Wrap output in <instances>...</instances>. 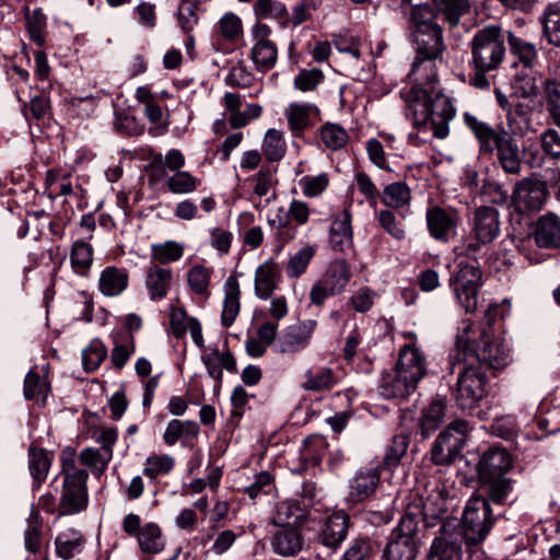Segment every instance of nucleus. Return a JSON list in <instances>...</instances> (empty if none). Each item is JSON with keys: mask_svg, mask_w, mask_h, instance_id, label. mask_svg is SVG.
Wrapping results in <instances>:
<instances>
[{"mask_svg": "<svg viewBox=\"0 0 560 560\" xmlns=\"http://www.w3.org/2000/svg\"><path fill=\"white\" fill-rule=\"evenodd\" d=\"M83 542L81 535L74 534L73 538H69L61 534L55 540L57 555L63 560H70L81 552Z\"/></svg>", "mask_w": 560, "mask_h": 560, "instance_id": "680f3d73", "label": "nucleus"}, {"mask_svg": "<svg viewBox=\"0 0 560 560\" xmlns=\"http://www.w3.org/2000/svg\"><path fill=\"white\" fill-rule=\"evenodd\" d=\"M316 253V247L307 245L298 250L293 256L290 257L287 264V276L289 278H299L302 276L310 265Z\"/></svg>", "mask_w": 560, "mask_h": 560, "instance_id": "3c124183", "label": "nucleus"}, {"mask_svg": "<svg viewBox=\"0 0 560 560\" xmlns=\"http://www.w3.org/2000/svg\"><path fill=\"white\" fill-rule=\"evenodd\" d=\"M395 369L418 386L427 373L425 358L418 348L406 345L399 351Z\"/></svg>", "mask_w": 560, "mask_h": 560, "instance_id": "f3484780", "label": "nucleus"}, {"mask_svg": "<svg viewBox=\"0 0 560 560\" xmlns=\"http://www.w3.org/2000/svg\"><path fill=\"white\" fill-rule=\"evenodd\" d=\"M318 114V107L311 103H291L284 110L290 131L294 137H301L306 129L312 128V115Z\"/></svg>", "mask_w": 560, "mask_h": 560, "instance_id": "a878e982", "label": "nucleus"}, {"mask_svg": "<svg viewBox=\"0 0 560 560\" xmlns=\"http://www.w3.org/2000/svg\"><path fill=\"white\" fill-rule=\"evenodd\" d=\"M199 180L188 172L179 171L170 176L166 186L173 194H189L196 190Z\"/></svg>", "mask_w": 560, "mask_h": 560, "instance_id": "052dcab7", "label": "nucleus"}, {"mask_svg": "<svg viewBox=\"0 0 560 560\" xmlns=\"http://www.w3.org/2000/svg\"><path fill=\"white\" fill-rule=\"evenodd\" d=\"M423 513L409 509L387 536L383 560H416L423 545Z\"/></svg>", "mask_w": 560, "mask_h": 560, "instance_id": "39448f33", "label": "nucleus"}, {"mask_svg": "<svg viewBox=\"0 0 560 560\" xmlns=\"http://www.w3.org/2000/svg\"><path fill=\"white\" fill-rule=\"evenodd\" d=\"M438 0H401V4L411 7L408 22L412 31L430 30L440 27L436 22Z\"/></svg>", "mask_w": 560, "mask_h": 560, "instance_id": "a211bd4d", "label": "nucleus"}, {"mask_svg": "<svg viewBox=\"0 0 560 560\" xmlns=\"http://www.w3.org/2000/svg\"><path fill=\"white\" fill-rule=\"evenodd\" d=\"M468 83L479 90L491 86V73L499 71L508 55L506 34L500 24L477 30L469 43Z\"/></svg>", "mask_w": 560, "mask_h": 560, "instance_id": "f03ea898", "label": "nucleus"}, {"mask_svg": "<svg viewBox=\"0 0 560 560\" xmlns=\"http://www.w3.org/2000/svg\"><path fill=\"white\" fill-rule=\"evenodd\" d=\"M88 478L89 474L63 478L62 493L58 505L59 515H70L86 509Z\"/></svg>", "mask_w": 560, "mask_h": 560, "instance_id": "9b49d317", "label": "nucleus"}, {"mask_svg": "<svg viewBox=\"0 0 560 560\" xmlns=\"http://www.w3.org/2000/svg\"><path fill=\"white\" fill-rule=\"evenodd\" d=\"M42 520L37 512L32 511L27 518V527L24 533V545L26 550L36 553L39 551L42 546L40 533H42Z\"/></svg>", "mask_w": 560, "mask_h": 560, "instance_id": "13d9d810", "label": "nucleus"}, {"mask_svg": "<svg viewBox=\"0 0 560 560\" xmlns=\"http://www.w3.org/2000/svg\"><path fill=\"white\" fill-rule=\"evenodd\" d=\"M505 34L509 50L515 60L525 69L535 68L539 60L536 43L516 35L513 31H508Z\"/></svg>", "mask_w": 560, "mask_h": 560, "instance_id": "393cba45", "label": "nucleus"}, {"mask_svg": "<svg viewBox=\"0 0 560 560\" xmlns=\"http://www.w3.org/2000/svg\"><path fill=\"white\" fill-rule=\"evenodd\" d=\"M79 459L82 465L92 469L95 477L100 478L106 471L113 456L101 448L85 447L80 452Z\"/></svg>", "mask_w": 560, "mask_h": 560, "instance_id": "79ce46f5", "label": "nucleus"}, {"mask_svg": "<svg viewBox=\"0 0 560 560\" xmlns=\"http://www.w3.org/2000/svg\"><path fill=\"white\" fill-rule=\"evenodd\" d=\"M472 332L471 326H467L456 337L455 347L448 355L452 373L462 361H467L485 372L490 369L501 370L509 364L508 350L503 345L493 342L486 328L480 329L477 337L470 336Z\"/></svg>", "mask_w": 560, "mask_h": 560, "instance_id": "7ed1b4c3", "label": "nucleus"}, {"mask_svg": "<svg viewBox=\"0 0 560 560\" xmlns=\"http://www.w3.org/2000/svg\"><path fill=\"white\" fill-rule=\"evenodd\" d=\"M548 189L544 182L524 178L516 184L512 195V205L517 213L538 212L548 198Z\"/></svg>", "mask_w": 560, "mask_h": 560, "instance_id": "9d476101", "label": "nucleus"}, {"mask_svg": "<svg viewBox=\"0 0 560 560\" xmlns=\"http://www.w3.org/2000/svg\"><path fill=\"white\" fill-rule=\"evenodd\" d=\"M445 406L442 400H433L423 410L420 420V431L425 439L430 436L443 422Z\"/></svg>", "mask_w": 560, "mask_h": 560, "instance_id": "37998d69", "label": "nucleus"}, {"mask_svg": "<svg viewBox=\"0 0 560 560\" xmlns=\"http://www.w3.org/2000/svg\"><path fill=\"white\" fill-rule=\"evenodd\" d=\"M456 369L458 378L453 393L456 405L464 410L472 409L486 396L487 374L467 361H462Z\"/></svg>", "mask_w": 560, "mask_h": 560, "instance_id": "6e6552de", "label": "nucleus"}, {"mask_svg": "<svg viewBox=\"0 0 560 560\" xmlns=\"http://www.w3.org/2000/svg\"><path fill=\"white\" fill-rule=\"evenodd\" d=\"M281 268L270 258L256 268L254 277L255 294L260 300L269 299L281 281Z\"/></svg>", "mask_w": 560, "mask_h": 560, "instance_id": "6ab92c4d", "label": "nucleus"}, {"mask_svg": "<svg viewBox=\"0 0 560 560\" xmlns=\"http://www.w3.org/2000/svg\"><path fill=\"white\" fill-rule=\"evenodd\" d=\"M374 553L369 538L355 539L340 560H370Z\"/></svg>", "mask_w": 560, "mask_h": 560, "instance_id": "774afa93", "label": "nucleus"}, {"mask_svg": "<svg viewBox=\"0 0 560 560\" xmlns=\"http://www.w3.org/2000/svg\"><path fill=\"white\" fill-rule=\"evenodd\" d=\"M128 280L125 269L109 266L101 272L98 288L105 296H118L127 289Z\"/></svg>", "mask_w": 560, "mask_h": 560, "instance_id": "c85d7f7f", "label": "nucleus"}, {"mask_svg": "<svg viewBox=\"0 0 560 560\" xmlns=\"http://www.w3.org/2000/svg\"><path fill=\"white\" fill-rule=\"evenodd\" d=\"M470 10L469 0H440V11L451 27L459 24L463 15Z\"/></svg>", "mask_w": 560, "mask_h": 560, "instance_id": "864d4df0", "label": "nucleus"}, {"mask_svg": "<svg viewBox=\"0 0 560 560\" xmlns=\"http://www.w3.org/2000/svg\"><path fill=\"white\" fill-rule=\"evenodd\" d=\"M541 96L551 124L560 129V81L556 78L544 79Z\"/></svg>", "mask_w": 560, "mask_h": 560, "instance_id": "c756f323", "label": "nucleus"}, {"mask_svg": "<svg viewBox=\"0 0 560 560\" xmlns=\"http://www.w3.org/2000/svg\"><path fill=\"white\" fill-rule=\"evenodd\" d=\"M350 527V517L343 511L332 513L326 518L320 530V542L330 549H337L341 546L348 535Z\"/></svg>", "mask_w": 560, "mask_h": 560, "instance_id": "412c9836", "label": "nucleus"}, {"mask_svg": "<svg viewBox=\"0 0 560 560\" xmlns=\"http://www.w3.org/2000/svg\"><path fill=\"white\" fill-rule=\"evenodd\" d=\"M316 326L317 322L314 319H306L288 326L279 339V352L296 353L304 350L310 345Z\"/></svg>", "mask_w": 560, "mask_h": 560, "instance_id": "f8f14e48", "label": "nucleus"}, {"mask_svg": "<svg viewBox=\"0 0 560 560\" xmlns=\"http://www.w3.org/2000/svg\"><path fill=\"white\" fill-rule=\"evenodd\" d=\"M220 34L226 40H235L243 33V24L241 19L232 13H225L219 21Z\"/></svg>", "mask_w": 560, "mask_h": 560, "instance_id": "338daca9", "label": "nucleus"}, {"mask_svg": "<svg viewBox=\"0 0 560 560\" xmlns=\"http://www.w3.org/2000/svg\"><path fill=\"white\" fill-rule=\"evenodd\" d=\"M468 433V423L465 420L451 422L440 434L439 439L446 444L447 452H454L458 457L462 452Z\"/></svg>", "mask_w": 560, "mask_h": 560, "instance_id": "72a5a7b5", "label": "nucleus"}, {"mask_svg": "<svg viewBox=\"0 0 560 560\" xmlns=\"http://www.w3.org/2000/svg\"><path fill=\"white\" fill-rule=\"evenodd\" d=\"M481 482V489L487 495L488 501H492L497 504H502L506 501L508 497L512 492V480L504 477L495 478H479Z\"/></svg>", "mask_w": 560, "mask_h": 560, "instance_id": "4c0bfd02", "label": "nucleus"}, {"mask_svg": "<svg viewBox=\"0 0 560 560\" xmlns=\"http://www.w3.org/2000/svg\"><path fill=\"white\" fill-rule=\"evenodd\" d=\"M250 58L255 63L256 70L260 72L271 70L276 66L278 58L276 44L270 39H257L252 47Z\"/></svg>", "mask_w": 560, "mask_h": 560, "instance_id": "2f4dec72", "label": "nucleus"}, {"mask_svg": "<svg viewBox=\"0 0 560 560\" xmlns=\"http://www.w3.org/2000/svg\"><path fill=\"white\" fill-rule=\"evenodd\" d=\"M532 236L539 248L560 249V217L548 212L538 218Z\"/></svg>", "mask_w": 560, "mask_h": 560, "instance_id": "4468645a", "label": "nucleus"}, {"mask_svg": "<svg viewBox=\"0 0 560 560\" xmlns=\"http://www.w3.org/2000/svg\"><path fill=\"white\" fill-rule=\"evenodd\" d=\"M306 509L293 500L278 503L272 524L278 527L296 526L305 518Z\"/></svg>", "mask_w": 560, "mask_h": 560, "instance_id": "f704fd0d", "label": "nucleus"}, {"mask_svg": "<svg viewBox=\"0 0 560 560\" xmlns=\"http://www.w3.org/2000/svg\"><path fill=\"white\" fill-rule=\"evenodd\" d=\"M270 546L279 556L294 557L303 549L304 537L296 526L280 527L272 534Z\"/></svg>", "mask_w": 560, "mask_h": 560, "instance_id": "4be33fe9", "label": "nucleus"}, {"mask_svg": "<svg viewBox=\"0 0 560 560\" xmlns=\"http://www.w3.org/2000/svg\"><path fill=\"white\" fill-rule=\"evenodd\" d=\"M240 283L235 276H230L224 284V302L221 314V322L224 327H230L236 319L241 304H240Z\"/></svg>", "mask_w": 560, "mask_h": 560, "instance_id": "cd10ccee", "label": "nucleus"}, {"mask_svg": "<svg viewBox=\"0 0 560 560\" xmlns=\"http://www.w3.org/2000/svg\"><path fill=\"white\" fill-rule=\"evenodd\" d=\"M495 517L486 497H471L462 517V532L467 546L481 544L491 528Z\"/></svg>", "mask_w": 560, "mask_h": 560, "instance_id": "0eeeda50", "label": "nucleus"}, {"mask_svg": "<svg viewBox=\"0 0 560 560\" xmlns=\"http://www.w3.org/2000/svg\"><path fill=\"white\" fill-rule=\"evenodd\" d=\"M137 539L140 550L144 553L156 555L165 547L162 530L155 523H147L142 526Z\"/></svg>", "mask_w": 560, "mask_h": 560, "instance_id": "e433bc0d", "label": "nucleus"}, {"mask_svg": "<svg viewBox=\"0 0 560 560\" xmlns=\"http://www.w3.org/2000/svg\"><path fill=\"white\" fill-rule=\"evenodd\" d=\"M106 357L107 350L105 346L100 341H93L90 347L82 352V363L85 371H95Z\"/></svg>", "mask_w": 560, "mask_h": 560, "instance_id": "0e129e2a", "label": "nucleus"}, {"mask_svg": "<svg viewBox=\"0 0 560 560\" xmlns=\"http://www.w3.org/2000/svg\"><path fill=\"white\" fill-rule=\"evenodd\" d=\"M463 120L476 138L481 153H495L497 162L506 174L521 173L522 159L517 141L502 125L493 127L470 113H465Z\"/></svg>", "mask_w": 560, "mask_h": 560, "instance_id": "20e7f679", "label": "nucleus"}, {"mask_svg": "<svg viewBox=\"0 0 560 560\" xmlns=\"http://www.w3.org/2000/svg\"><path fill=\"white\" fill-rule=\"evenodd\" d=\"M30 38L37 45L45 44L46 15L42 9H35L32 14H27L26 21Z\"/></svg>", "mask_w": 560, "mask_h": 560, "instance_id": "e2e57ef3", "label": "nucleus"}, {"mask_svg": "<svg viewBox=\"0 0 560 560\" xmlns=\"http://www.w3.org/2000/svg\"><path fill=\"white\" fill-rule=\"evenodd\" d=\"M70 260L72 267L78 272L86 271L91 267L93 261L92 246L84 241H75L71 248Z\"/></svg>", "mask_w": 560, "mask_h": 560, "instance_id": "5fc2aeb1", "label": "nucleus"}, {"mask_svg": "<svg viewBox=\"0 0 560 560\" xmlns=\"http://www.w3.org/2000/svg\"><path fill=\"white\" fill-rule=\"evenodd\" d=\"M430 235L440 242H448L458 224V215L454 210H446L439 206L431 207L425 214Z\"/></svg>", "mask_w": 560, "mask_h": 560, "instance_id": "ddd939ff", "label": "nucleus"}, {"mask_svg": "<svg viewBox=\"0 0 560 560\" xmlns=\"http://www.w3.org/2000/svg\"><path fill=\"white\" fill-rule=\"evenodd\" d=\"M511 468L512 457L508 451L493 446L482 454L478 463V475L479 478L504 477Z\"/></svg>", "mask_w": 560, "mask_h": 560, "instance_id": "dca6fc26", "label": "nucleus"}, {"mask_svg": "<svg viewBox=\"0 0 560 560\" xmlns=\"http://www.w3.org/2000/svg\"><path fill=\"white\" fill-rule=\"evenodd\" d=\"M198 5L189 0H180L176 11V19L180 30L185 34H190L195 26L198 24L199 18L197 14Z\"/></svg>", "mask_w": 560, "mask_h": 560, "instance_id": "bf43d9fd", "label": "nucleus"}, {"mask_svg": "<svg viewBox=\"0 0 560 560\" xmlns=\"http://www.w3.org/2000/svg\"><path fill=\"white\" fill-rule=\"evenodd\" d=\"M412 36L417 45V56L409 75L413 78L415 82L420 83L424 79H436L438 71L434 60H436L445 49L442 27L412 31Z\"/></svg>", "mask_w": 560, "mask_h": 560, "instance_id": "423d86ee", "label": "nucleus"}, {"mask_svg": "<svg viewBox=\"0 0 560 560\" xmlns=\"http://www.w3.org/2000/svg\"><path fill=\"white\" fill-rule=\"evenodd\" d=\"M173 283V271L171 268L150 264L145 271V289L152 301L164 299Z\"/></svg>", "mask_w": 560, "mask_h": 560, "instance_id": "5701e85b", "label": "nucleus"}, {"mask_svg": "<svg viewBox=\"0 0 560 560\" xmlns=\"http://www.w3.org/2000/svg\"><path fill=\"white\" fill-rule=\"evenodd\" d=\"M481 271L477 265L458 264V270L451 278V285L458 302L467 313L477 308V295L480 288Z\"/></svg>", "mask_w": 560, "mask_h": 560, "instance_id": "1a4fd4ad", "label": "nucleus"}, {"mask_svg": "<svg viewBox=\"0 0 560 560\" xmlns=\"http://www.w3.org/2000/svg\"><path fill=\"white\" fill-rule=\"evenodd\" d=\"M184 253L183 246L174 241L151 246V264L166 265L177 261Z\"/></svg>", "mask_w": 560, "mask_h": 560, "instance_id": "de8ad7c7", "label": "nucleus"}, {"mask_svg": "<svg viewBox=\"0 0 560 560\" xmlns=\"http://www.w3.org/2000/svg\"><path fill=\"white\" fill-rule=\"evenodd\" d=\"M409 446V436L400 433L393 436L383 458L382 467L393 469L400 464Z\"/></svg>", "mask_w": 560, "mask_h": 560, "instance_id": "a18cd8bd", "label": "nucleus"}, {"mask_svg": "<svg viewBox=\"0 0 560 560\" xmlns=\"http://www.w3.org/2000/svg\"><path fill=\"white\" fill-rule=\"evenodd\" d=\"M350 278L351 271L349 265L343 259H338L329 265L320 280L328 287L330 292L339 294L345 290Z\"/></svg>", "mask_w": 560, "mask_h": 560, "instance_id": "473e14b6", "label": "nucleus"}, {"mask_svg": "<svg viewBox=\"0 0 560 560\" xmlns=\"http://www.w3.org/2000/svg\"><path fill=\"white\" fill-rule=\"evenodd\" d=\"M448 492L444 485L434 482L431 490H425V495H422V506L424 513L431 515H439L447 511L446 500Z\"/></svg>", "mask_w": 560, "mask_h": 560, "instance_id": "a19ab883", "label": "nucleus"}, {"mask_svg": "<svg viewBox=\"0 0 560 560\" xmlns=\"http://www.w3.org/2000/svg\"><path fill=\"white\" fill-rule=\"evenodd\" d=\"M541 36L553 47H560V2H549L540 13Z\"/></svg>", "mask_w": 560, "mask_h": 560, "instance_id": "bb28decb", "label": "nucleus"}, {"mask_svg": "<svg viewBox=\"0 0 560 560\" xmlns=\"http://www.w3.org/2000/svg\"><path fill=\"white\" fill-rule=\"evenodd\" d=\"M460 546L446 537L434 538L428 560H458Z\"/></svg>", "mask_w": 560, "mask_h": 560, "instance_id": "8fccbe9b", "label": "nucleus"}, {"mask_svg": "<svg viewBox=\"0 0 560 560\" xmlns=\"http://www.w3.org/2000/svg\"><path fill=\"white\" fill-rule=\"evenodd\" d=\"M380 466L359 469L350 481L349 499L359 503L370 498L380 485Z\"/></svg>", "mask_w": 560, "mask_h": 560, "instance_id": "aec40b11", "label": "nucleus"}, {"mask_svg": "<svg viewBox=\"0 0 560 560\" xmlns=\"http://www.w3.org/2000/svg\"><path fill=\"white\" fill-rule=\"evenodd\" d=\"M406 102V115L416 128L430 124L434 137L445 139L448 136V124L455 117L456 109L451 98L439 88L438 78L415 82Z\"/></svg>", "mask_w": 560, "mask_h": 560, "instance_id": "f257e3e1", "label": "nucleus"}, {"mask_svg": "<svg viewBox=\"0 0 560 560\" xmlns=\"http://www.w3.org/2000/svg\"><path fill=\"white\" fill-rule=\"evenodd\" d=\"M51 458L44 448L31 446L28 448V469L35 481L40 483L47 477Z\"/></svg>", "mask_w": 560, "mask_h": 560, "instance_id": "c03bdc74", "label": "nucleus"}, {"mask_svg": "<svg viewBox=\"0 0 560 560\" xmlns=\"http://www.w3.org/2000/svg\"><path fill=\"white\" fill-rule=\"evenodd\" d=\"M338 383L335 371L330 368L310 369L304 373L301 387L308 392H326Z\"/></svg>", "mask_w": 560, "mask_h": 560, "instance_id": "7c9ffc66", "label": "nucleus"}, {"mask_svg": "<svg viewBox=\"0 0 560 560\" xmlns=\"http://www.w3.org/2000/svg\"><path fill=\"white\" fill-rule=\"evenodd\" d=\"M352 229L350 213L345 210L330 226V244L335 250L343 252L351 244Z\"/></svg>", "mask_w": 560, "mask_h": 560, "instance_id": "c9c22d12", "label": "nucleus"}, {"mask_svg": "<svg viewBox=\"0 0 560 560\" xmlns=\"http://www.w3.org/2000/svg\"><path fill=\"white\" fill-rule=\"evenodd\" d=\"M323 0H301L292 8L291 15H287L288 26L298 27L312 20V12L320 9Z\"/></svg>", "mask_w": 560, "mask_h": 560, "instance_id": "6e6d98bb", "label": "nucleus"}, {"mask_svg": "<svg viewBox=\"0 0 560 560\" xmlns=\"http://www.w3.org/2000/svg\"><path fill=\"white\" fill-rule=\"evenodd\" d=\"M320 140L329 150H339L348 142L347 131L337 124L327 122L320 127Z\"/></svg>", "mask_w": 560, "mask_h": 560, "instance_id": "603ef678", "label": "nucleus"}, {"mask_svg": "<svg viewBox=\"0 0 560 560\" xmlns=\"http://www.w3.org/2000/svg\"><path fill=\"white\" fill-rule=\"evenodd\" d=\"M417 388L413 382H409L408 377L402 375L396 369L382 374L378 384L380 395L386 399L406 398Z\"/></svg>", "mask_w": 560, "mask_h": 560, "instance_id": "b1692460", "label": "nucleus"}, {"mask_svg": "<svg viewBox=\"0 0 560 560\" xmlns=\"http://www.w3.org/2000/svg\"><path fill=\"white\" fill-rule=\"evenodd\" d=\"M48 389V384L40 380L39 375L35 371L31 370L26 374L24 380L23 394L27 400L39 396H43V399L45 400Z\"/></svg>", "mask_w": 560, "mask_h": 560, "instance_id": "69168bd1", "label": "nucleus"}, {"mask_svg": "<svg viewBox=\"0 0 560 560\" xmlns=\"http://www.w3.org/2000/svg\"><path fill=\"white\" fill-rule=\"evenodd\" d=\"M175 460L170 455H153L147 458L143 475L154 480L160 475H167L174 468Z\"/></svg>", "mask_w": 560, "mask_h": 560, "instance_id": "4d7b16f0", "label": "nucleus"}, {"mask_svg": "<svg viewBox=\"0 0 560 560\" xmlns=\"http://www.w3.org/2000/svg\"><path fill=\"white\" fill-rule=\"evenodd\" d=\"M411 194L409 187L402 182L387 185L382 195V202L390 208H401L410 202Z\"/></svg>", "mask_w": 560, "mask_h": 560, "instance_id": "09e8293b", "label": "nucleus"}, {"mask_svg": "<svg viewBox=\"0 0 560 560\" xmlns=\"http://www.w3.org/2000/svg\"><path fill=\"white\" fill-rule=\"evenodd\" d=\"M500 214L497 209L481 206L475 210L471 232L481 242L492 243L500 234Z\"/></svg>", "mask_w": 560, "mask_h": 560, "instance_id": "2eb2a0df", "label": "nucleus"}, {"mask_svg": "<svg viewBox=\"0 0 560 560\" xmlns=\"http://www.w3.org/2000/svg\"><path fill=\"white\" fill-rule=\"evenodd\" d=\"M199 425L196 421L173 419L167 423L163 440L166 445L172 446L180 438H196L199 434Z\"/></svg>", "mask_w": 560, "mask_h": 560, "instance_id": "ea45409f", "label": "nucleus"}, {"mask_svg": "<svg viewBox=\"0 0 560 560\" xmlns=\"http://www.w3.org/2000/svg\"><path fill=\"white\" fill-rule=\"evenodd\" d=\"M253 9L257 19H272L278 21L281 27H288V9L283 2L278 0H256Z\"/></svg>", "mask_w": 560, "mask_h": 560, "instance_id": "58836bf2", "label": "nucleus"}, {"mask_svg": "<svg viewBox=\"0 0 560 560\" xmlns=\"http://www.w3.org/2000/svg\"><path fill=\"white\" fill-rule=\"evenodd\" d=\"M285 151L287 144L282 132L273 128L268 129L262 141V152L266 159L270 162H278L284 156Z\"/></svg>", "mask_w": 560, "mask_h": 560, "instance_id": "49530a36", "label": "nucleus"}]
</instances>
